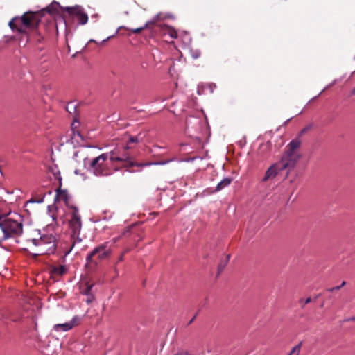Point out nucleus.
I'll return each instance as SVG.
<instances>
[{"label":"nucleus","mask_w":355,"mask_h":355,"mask_svg":"<svg viewBox=\"0 0 355 355\" xmlns=\"http://www.w3.org/2000/svg\"><path fill=\"white\" fill-rule=\"evenodd\" d=\"M301 145V141L299 139H293L286 147V151L282 155L281 159L271 165L266 171L264 176L261 179L262 182H266L270 180L274 179L277 174L285 169H287L286 175H288L297 163L300 158V155L297 152Z\"/></svg>","instance_id":"1"},{"label":"nucleus","mask_w":355,"mask_h":355,"mask_svg":"<svg viewBox=\"0 0 355 355\" xmlns=\"http://www.w3.org/2000/svg\"><path fill=\"white\" fill-rule=\"evenodd\" d=\"M42 13L38 11L26 12L21 17H15L10 22L9 26L20 33H33L39 34V26Z\"/></svg>","instance_id":"2"},{"label":"nucleus","mask_w":355,"mask_h":355,"mask_svg":"<svg viewBox=\"0 0 355 355\" xmlns=\"http://www.w3.org/2000/svg\"><path fill=\"white\" fill-rule=\"evenodd\" d=\"M69 225L71 232L70 236V243L71 244L69 247H63L61 253L62 262H65L66 257L71 252L73 248L78 244L82 242V239L80 237V232L82 228L81 216L79 214L78 208L75 205H69Z\"/></svg>","instance_id":"3"},{"label":"nucleus","mask_w":355,"mask_h":355,"mask_svg":"<svg viewBox=\"0 0 355 355\" xmlns=\"http://www.w3.org/2000/svg\"><path fill=\"white\" fill-rule=\"evenodd\" d=\"M32 243L37 248V255L54 254L56 250L61 255L63 254L61 253L62 248L60 249L56 236L53 234H42L39 239H33Z\"/></svg>","instance_id":"4"},{"label":"nucleus","mask_w":355,"mask_h":355,"mask_svg":"<svg viewBox=\"0 0 355 355\" xmlns=\"http://www.w3.org/2000/svg\"><path fill=\"white\" fill-rule=\"evenodd\" d=\"M130 146L128 145L123 146H117L112 151L107 153L109 155V159L111 162H118L122 164L123 167H131L134 166H139L135 163L132 157L130 156L129 150Z\"/></svg>","instance_id":"5"},{"label":"nucleus","mask_w":355,"mask_h":355,"mask_svg":"<svg viewBox=\"0 0 355 355\" xmlns=\"http://www.w3.org/2000/svg\"><path fill=\"white\" fill-rule=\"evenodd\" d=\"M109 155L103 153L93 159L89 166V171L97 177L108 176L112 174V168L108 166Z\"/></svg>","instance_id":"6"},{"label":"nucleus","mask_w":355,"mask_h":355,"mask_svg":"<svg viewBox=\"0 0 355 355\" xmlns=\"http://www.w3.org/2000/svg\"><path fill=\"white\" fill-rule=\"evenodd\" d=\"M112 254V250L108 246V242H105L93 249L86 257V266H97L98 263L108 259Z\"/></svg>","instance_id":"7"},{"label":"nucleus","mask_w":355,"mask_h":355,"mask_svg":"<svg viewBox=\"0 0 355 355\" xmlns=\"http://www.w3.org/2000/svg\"><path fill=\"white\" fill-rule=\"evenodd\" d=\"M1 230L3 232V240L10 237L19 236L23 232V224L21 220L10 218H4V223L1 224Z\"/></svg>","instance_id":"8"},{"label":"nucleus","mask_w":355,"mask_h":355,"mask_svg":"<svg viewBox=\"0 0 355 355\" xmlns=\"http://www.w3.org/2000/svg\"><path fill=\"white\" fill-rule=\"evenodd\" d=\"M64 10L67 12L69 17H76L79 24L84 25L88 21V16L83 12L80 6L67 7Z\"/></svg>","instance_id":"9"},{"label":"nucleus","mask_w":355,"mask_h":355,"mask_svg":"<svg viewBox=\"0 0 355 355\" xmlns=\"http://www.w3.org/2000/svg\"><path fill=\"white\" fill-rule=\"evenodd\" d=\"M79 320H80L78 316H75L69 322L55 324L53 326V329L55 331H67L71 329L72 328H73L74 327L77 326L79 323Z\"/></svg>","instance_id":"10"},{"label":"nucleus","mask_w":355,"mask_h":355,"mask_svg":"<svg viewBox=\"0 0 355 355\" xmlns=\"http://www.w3.org/2000/svg\"><path fill=\"white\" fill-rule=\"evenodd\" d=\"M60 7V5L58 2H53L51 4L43 8L38 12H41L42 13V17L44 15L45 12H48L50 15H53L58 12V9Z\"/></svg>","instance_id":"11"},{"label":"nucleus","mask_w":355,"mask_h":355,"mask_svg":"<svg viewBox=\"0 0 355 355\" xmlns=\"http://www.w3.org/2000/svg\"><path fill=\"white\" fill-rule=\"evenodd\" d=\"M163 31L165 35H168L172 39L178 37V33L176 30L171 26L164 25L163 27Z\"/></svg>","instance_id":"12"},{"label":"nucleus","mask_w":355,"mask_h":355,"mask_svg":"<svg viewBox=\"0 0 355 355\" xmlns=\"http://www.w3.org/2000/svg\"><path fill=\"white\" fill-rule=\"evenodd\" d=\"M232 182V179L230 178H225L222 181H220L216 186L214 191H219L222 190L223 188L228 186Z\"/></svg>","instance_id":"13"},{"label":"nucleus","mask_w":355,"mask_h":355,"mask_svg":"<svg viewBox=\"0 0 355 355\" xmlns=\"http://www.w3.org/2000/svg\"><path fill=\"white\" fill-rule=\"evenodd\" d=\"M67 271V268L66 266L60 265L56 267H54L52 270L53 274L57 275H62L65 274Z\"/></svg>","instance_id":"14"},{"label":"nucleus","mask_w":355,"mask_h":355,"mask_svg":"<svg viewBox=\"0 0 355 355\" xmlns=\"http://www.w3.org/2000/svg\"><path fill=\"white\" fill-rule=\"evenodd\" d=\"M302 343L300 342L297 345L294 346L288 355H300V352L302 348Z\"/></svg>","instance_id":"15"},{"label":"nucleus","mask_w":355,"mask_h":355,"mask_svg":"<svg viewBox=\"0 0 355 355\" xmlns=\"http://www.w3.org/2000/svg\"><path fill=\"white\" fill-rule=\"evenodd\" d=\"M230 254L227 255L225 262H221L219 263V265L218 266V275H219L224 270L227 262L230 260Z\"/></svg>","instance_id":"16"},{"label":"nucleus","mask_w":355,"mask_h":355,"mask_svg":"<svg viewBox=\"0 0 355 355\" xmlns=\"http://www.w3.org/2000/svg\"><path fill=\"white\" fill-rule=\"evenodd\" d=\"M93 287V284H86V287L82 290V293L85 295H90L92 294V288Z\"/></svg>","instance_id":"17"},{"label":"nucleus","mask_w":355,"mask_h":355,"mask_svg":"<svg viewBox=\"0 0 355 355\" xmlns=\"http://www.w3.org/2000/svg\"><path fill=\"white\" fill-rule=\"evenodd\" d=\"M150 22H147L144 26H142V27H140V28H135V29H131V31L134 33H140L143 30H144L146 28L148 27V26L150 25Z\"/></svg>","instance_id":"18"},{"label":"nucleus","mask_w":355,"mask_h":355,"mask_svg":"<svg viewBox=\"0 0 355 355\" xmlns=\"http://www.w3.org/2000/svg\"><path fill=\"white\" fill-rule=\"evenodd\" d=\"M76 105H74L73 103H69L67 107H66V110L69 112V113H72V112H75L76 110Z\"/></svg>","instance_id":"19"},{"label":"nucleus","mask_w":355,"mask_h":355,"mask_svg":"<svg viewBox=\"0 0 355 355\" xmlns=\"http://www.w3.org/2000/svg\"><path fill=\"white\" fill-rule=\"evenodd\" d=\"M311 302V297H308L307 299H306L305 300H304L303 299H300L299 302L300 304H301L302 307L303 308L306 304L310 303Z\"/></svg>","instance_id":"20"},{"label":"nucleus","mask_w":355,"mask_h":355,"mask_svg":"<svg viewBox=\"0 0 355 355\" xmlns=\"http://www.w3.org/2000/svg\"><path fill=\"white\" fill-rule=\"evenodd\" d=\"M137 142H139L138 137H130L126 145H128V146H130V144Z\"/></svg>","instance_id":"21"},{"label":"nucleus","mask_w":355,"mask_h":355,"mask_svg":"<svg viewBox=\"0 0 355 355\" xmlns=\"http://www.w3.org/2000/svg\"><path fill=\"white\" fill-rule=\"evenodd\" d=\"M345 285V282H343L341 285L338 286H335V287H333V288H329V289H327V291H329V292H333L334 291H337V290L340 289Z\"/></svg>","instance_id":"22"},{"label":"nucleus","mask_w":355,"mask_h":355,"mask_svg":"<svg viewBox=\"0 0 355 355\" xmlns=\"http://www.w3.org/2000/svg\"><path fill=\"white\" fill-rule=\"evenodd\" d=\"M44 195H42L41 197H40L37 199L31 198V200L30 201L33 202L42 203L44 201Z\"/></svg>","instance_id":"23"},{"label":"nucleus","mask_w":355,"mask_h":355,"mask_svg":"<svg viewBox=\"0 0 355 355\" xmlns=\"http://www.w3.org/2000/svg\"><path fill=\"white\" fill-rule=\"evenodd\" d=\"M173 355H191L188 352L184 350H180Z\"/></svg>","instance_id":"24"},{"label":"nucleus","mask_w":355,"mask_h":355,"mask_svg":"<svg viewBox=\"0 0 355 355\" xmlns=\"http://www.w3.org/2000/svg\"><path fill=\"white\" fill-rule=\"evenodd\" d=\"M128 250H126L125 252H123L121 256L119 257L118 260H117V262L116 263H119V262H121L123 261L124 259V254L125 253L127 252Z\"/></svg>","instance_id":"25"},{"label":"nucleus","mask_w":355,"mask_h":355,"mask_svg":"<svg viewBox=\"0 0 355 355\" xmlns=\"http://www.w3.org/2000/svg\"><path fill=\"white\" fill-rule=\"evenodd\" d=\"M87 296H88V297H87V299L86 300L87 302V303L92 302L94 300V295H87Z\"/></svg>","instance_id":"26"},{"label":"nucleus","mask_w":355,"mask_h":355,"mask_svg":"<svg viewBox=\"0 0 355 355\" xmlns=\"http://www.w3.org/2000/svg\"><path fill=\"white\" fill-rule=\"evenodd\" d=\"M4 218H8L0 214V227L1 228V224L4 223Z\"/></svg>","instance_id":"27"},{"label":"nucleus","mask_w":355,"mask_h":355,"mask_svg":"<svg viewBox=\"0 0 355 355\" xmlns=\"http://www.w3.org/2000/svg\"><path fill=\"white\" fill-rule=\"evenodd\" d=\"M354 320H355V317H352V318H346L344 320L345 322H349V321H354Z\"/></svg>","instance_id":"28"},{"label":"nucleus","mask_w":355,"mask_h":355,"mask_svg":"<svg viewBox=\"0 0 355 355\" xmlns=\"http://www.w3.org/2000/svg\"><path fill=\"white\" fill-rule=\"evenodd\" d=\"M307 130H308V128H304V129H302L300 132V135L304 134Z\"/></svg>","instance_id":"29"},{"label":"nucleus","mask_w":355,"mask_h":355,"mask_svg":"<svg viewBox=\"0 0 355 355\" xmlns=\"http://www.w3.org/2000/svg\"><path fill=\"white\" fill-rule=\"evenodd\" d=\"M63 18H64V23L67 25V21H68L67 17L64 15Z\"/></svg>","instance_id":"30"},{"label":"nucleus","mask_w":355,"mask_h":355,"mask_svg":"<svg viewBox=\"0 0 355 355\" xmlns=\"http://www.w3.org/2000/svg\"><path fill=\"white\" fill-rule=\"evenodd\" d=\"M114 272H115L116 275H119V271H118V269H117V268L116 266L114 267Z\"/></svg>","instance_id":"31"},{"label":"nucleus","mask_w":355,"mask_h":355,"mask_svg":"<svg viewBox=\"0 0 355 355\" xmlns=\"http://www.w3.org/2000/svg\"><path fill=\"white\" fill-rule=\"evenodd\" d=\"M110 37H107L106 39L103 40L102 42L103 43V42H105L107 41Z\"/></svg>","instance_id":"32"},{"label":"nucleus","mask_w":355,"mask_h":355,"mask_svg":"<svg viewBox=\"0 0 355 355\" xmlns=\"http://www.w3.org/2000/svg\"><path fill=\"white\" fill-rule=\"evenodd\" d=\"M196 316H194L189 322V324H191L192 323V322L193 321V320L195 319Z\"/></svg>","instance_id":"33"},{"label":"nucleus","mask_w":355,"mask_h":355,"mask_svg":"<svg viewBox=\"0 0 355 355\" xmlns=\"http://www.w3.org/2000/svg\"><path fill=\"white\" fill-rule=\"evenodd\" d=\"M196 316H194L189 322V324H191L192 323V322L193 321V320L195 319Z\"/></svg>","instance_id":"34"},{"label":"nucleus","mask_w":355,"mask_h":355,"mask_svg":"<svg viewBox=\"0 0 355 355\" xmlns=\"http://www.w3.org/2000/svg\"><path fill=\"white\" fill-rule=\"evenodd\" d=\"M89 42H96V41L94 40H90Z\"/></svg>","instance_id":"35"},{"label":"nucleus","mask_w":355,"mask_h":355,"mask_svg":"<svg viewBox=\"0 0 355 355\" xmlns=\"http://www.w3.org/2000/svg\"><path fill=\"white\" fill-rule=\"evenodd\" d=\"M352 92H353V94H355V87L354 88Z\"/></svg>","instance_id":"36"}]
</instances>
